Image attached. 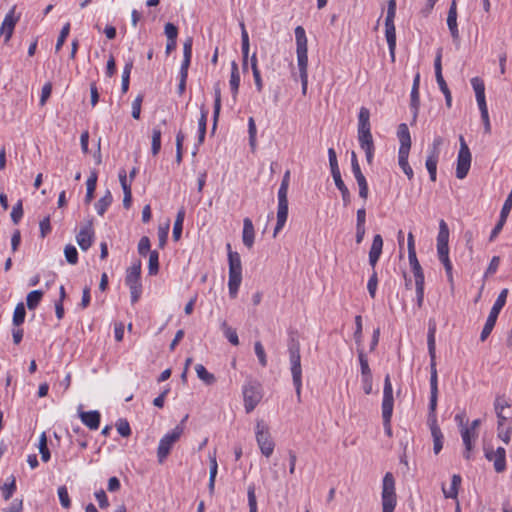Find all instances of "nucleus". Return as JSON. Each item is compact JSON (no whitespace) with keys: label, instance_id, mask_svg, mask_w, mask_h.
<instances>
[{"label":"nucleus","instance_id":"338daca9","mask_svg":"<svg viewBox=\"0 0 512 512\" xmlns=\"http://www.w3.org/2000/svg\"><path fill=\"white\" fill-rule=\"evenodd\" d=\"M415 288H416V303H417L418 308H421L423 306V302H424V280L415 281Z\"/></svg>","mask_w":512,"mask_h":512},{"label":"nucleus","instance_id":"c756f323","mask_svg":"<svg viewBox=\"0 0 512 512\" xmlns=\"http://www.w3.org/2000/svg\"><path fill=\"white\" fill-rule=\"evenodd\" d=\"M385 36L392 59L395 57L396 49V29L394 23L385 24Z\"/></svg>","mask_w":512,"mask_h":512},{"label":"nucleus","instance_id":"f3484780","mask_svg":"<svg viewBox=\"0 0 512 512\" xmlns=\"http://www.w3.org/2000/svg\"><path fill=\"white\" fill-rule=\"evenodd\" d=\"M429 425L433 437V450L435 454H438L443 447V434L437 424L436 413L434 415L429 414Z\"/></svg>","mask_w":512,"mask_h":512},{"label":"nucleus","instance_id":"aec40b11","mask_svg":"<svg viewBox=\"0 0 512 512\" xmlns=\"http://www.w3.org/2000/svg\"><path fill=\"white\" fill-rule=\"evenodd\" d=\"M434 70H435L436 82H437L441 92L444 94V93L450 91L448 88V85L442 75V48H439L437 50L436 57L434 60Z\"/></svg>","mask_w":512,"mask_h":512},{"label":"nucleus","instance_id":"393cba45","mask_svg":"<svg viewBox=\"0 0 512 512\" xmlns=\"http://www.w3.org/2000/svg\"><path fill=\"white\" fill-rule=\"evenodd\" d=\"M80 419L84 425H86L91 430H96L100 425V413L96 410L80 412Z\"/></svg>","mask_w":512,"mask_h":512},{"label":"nucleus","instance_id":"f257e3e1","mask_svg":"<svg viewBox=\"0 0 512 512\" xmlns=\"http://www.w3.org/2000/svg\"><path fill=\"white\" fill-rule=\"evenodd\" d=\"M297 64L302 85V94L305 95L308 86V47L305 30L302 26L295 28Z\"/></svg>","mask_w":512,"mask_h":512},{"label":"nucleus","instance_id":"680f3d73","mask_svg":"<svg viewBox=\"0 0 512 512\" xmlns=\"http://www.w3.org/2000/svg\"><path fill=\"white\" fill-rule=\"evenodd\" d=\"M507 217H508V215H504L503 213L500 212L499 220H498L497 224L495 225V227L493 228V230L491 231V234L489 237L490 241H494V239L498 236V234L502 230V228L507 220Z\"/></svg>","mask_w":512,"mask_h":512},{"label":"nucleus","instance_id":"a211bd4d","mask_svg":"<svg viewBox=\"0 0 512 512\" xmlns=\"http://www.w3.org/2000/svg\"><path fill=\"white\" fill-rule=\"evenodd\" d=\"M94 236V230L92 227V222H89L83 228L80 229L76 236V240L80 248L84 251L88 250L92 245Z\"/></svg>","mask_w":512,"mask_h":512},{"label":"nucleus","instance_id":"0e129e2a","mask_svg":"<svg viewBox=\"0 0 512 512\" xmlns=\"http://www.w3.org/2000/svg\"><path fill=\"white\" fill-rule=\"evenodd\" d=\"M23 217L22 201L19 200L12 208L11 219L14 224H18Z\"/></svg>","mask_w":512,"mask_h":512},{"label":"nucleus","instance_id":"5701e85b","mask_svg":"<svg viewBox=\"0 0 512 512\" xmlns=\"http://www.w3.org/2000/svg\"><path fill=\"white\" fill-rule=\"evenodd\" d=\"M255 240V230L252 220L250 218H244L243 220V232H242V241L243 244L251 249L253 247Z\"/></svg>","mask_w":512,"mask_h":512},{"label":"nucleus","instance_id":"1a4fd4ad","mask_svg":"<svg viewBox=\"0 0 512 512\" xmlns=\"http://www.w3.org/2000/svg\"><path fill=\"white\" fill-rule=\"evenodd\" d=\"M255 437L261 453L267 458L270 457L273 454L275 443L271 437L268 426L263 420L256 422Z\"/></svg>","mask_w":512,"mask_h":512},{"label":"nucleus","instance_id":"412c9836","mask_svg":"<svg viewBox=\"0 0 512 512\" xmlns=\"http://www.w3.org/2000/svg\"><path fill=\"white\" fill-rule=\"evenodd\" d=\"M382 248H383L382 236L380 234H376L373 237L372 245H371V248L369 251V264L372 266L373 269L375 268V266L381 256Z\"/></svg>","mask_w":512,"mask_h":512},{"label":"nucleus","instance_id":"603ef678","mask_svg":"<svg viewBox=\"0 0 512 512\" xmlns=\"http://www.w3.org/2000/svg\"><path fill=\"white\" fill-rule=\"evenodd\" d=\"M25 316H26V311H25L24 304L22 302L18 303L15 307L14 314H13V324L16 326L21 325L25 320Z\"/></svg>","mask_w":512,"mask_h":512},{"label":"nucleus","instance_id":"2eb2a0df","mask_svg":"<svg viewBox=\"0 0 512 512\" xmlns=\"http://www.w3.org/2000/svg\"><path fill=\"white\" fill-rule=\"evenodd\" d=\"M485 457L488 461L493 462L497 473H501L506 469V451L503 447H498L495 451L485 448Z\"/></svg>","mask_w":512,"mask_h":512},{"label":"nucleus","instance_id":"c9c22d12","mask_svg":"<svg viewBox=\"0 0 512 512\" xmlns=\"http://www.w3.org/2000/svg\"><path fill=\"white\" fill-rule=\"evenodd\" d=\"M195 371L198 378L206 385H212L215 383L216 377L212 373L208 372L202 364H197L195 366Z\"/></svg>","mask_w":512,"mask_h":512},{"label":"nucleus","instance_id":"a19ab883","mask_svg":"<svg viewBox=\"0 0 512 512\" xmlns=\"http://www.w3.org/2000/svg\"><path fill=\"white\" fill-rule=\"evenodd\" d=\"M240 85V75L238 66L235 62L232 63L231 76H230V88L234 96L237 95Z\"/></svg>","mask_w":512,"mask_h":512},{"label":"nucleus","instance_id":"39448f33","mask_svg":"<svg viewBox=\"0 0 512 512\" xmlns=\"http://www.w3.org/2000/svg\"><path fill=\"white\" fill-rule=\"evenodd\" d=\"M382 511L393 512L397 504L395 492V479L391 472H387L382 481Z\"/></svg>","mask_w":512,"mask_h":512},{"label":"nucleus","instance_id":"4c0bfd02","mask_svg":"<svg viewBox=\"0 0 512 512\" xmlns=\"http://www.w3.org/2000/svg\"><path fill=\"white\" fill-rule=\"evenodd\" d=\"M112 200L113 198L110 191H106L105 195L95 203V209L100 216L104 215L108 207L111 205Z\"/></svg>","mask_w":512,"mask_h":512},{"label":"nucleus","instance_id":"864d4df0","mask_svg":"<svg viewBox=\"0 0 512 512\" xmlns=\"http://www.w3.org/2000/svg\"><path fill=\"white\" fill-rule=\"evenodd\" d=\"M1 491L4 500H9L14 492L16 491V480L14 476H11V481L9 483H5L3 486H1Z\"/></svg>","mask_w":512,"mask_h":512},{"label":"nucleus","instance_id":"de8ad7c7","mask_svg":"<svg viewBox=\"0 0 512 512\" xmlns=\"http://www.w3.org/2000/svg\"><path fill=\"white\" fill-rule=\"evenodd\" d=\"M159 271V253L153 250L149 253L148 272L150 275H156Z\"/></svg>","mask_w":512,"mask_h":512},{"label":"nucleus","instance_id":"cd10ccee","mask_svg":"<svg viewBox=\"0 0 512 512\" xmlns=\"http://www.w3.org/2000/svg\"><path fill=\"white\" fill-rule=\"evenodd\" d=\"M435 334H436V323L434 320H429L427 345H428L430 361H436Z\"/></svg>","mask_w":512,"mask_h":512},{"label":"nucleus","instance_id":"4468645a","mask_svg":"<svg viewBox=\"0 0 512 512\" xmlns=\"http://www.w3.org/2000/svg\"><path fill=\"white\" fill-rule=\"evenodd\" d=\"M20 16L16 14V7H12L4 17L0 27V34L4 35V41L7 43L13 34L14 28L19 21Z\"/></svg>","mask_w":512,"mask_h":512},{"label":"nucleus","instance_id":"69168bd1","mask_svg":"<svg viewBox=\"0 0 512 512\" xmlns=\"http://www.w3.org/2000/svg\"><path fill=\"white\" fill-rule=\"evenodd\" d=\"M377 285H378V277H377V273H376L375 268H374L373 269V273L370 276V278L368 280V283H367V289H368L369 295L372 298H375L376 290H377Z\"/></svg>","mask_w":512,"mask_h":512},{"label":"nucleus","instance_id":"ea45409f","mask_svg":"<svg viewBox=\"0 0 512 512\" xmlns=\"http://www.w3.org/2000/svg\"><path fill=\"white\" fill-rule=\"evenodd\" d=\"M461 483L460 475L454 474L449 489L443 488V493L446 498H456L458 495V487Z\"/></svg>","mask_w":512,"mask_h":512},{"label":"nucleus","instance_id":"20e7f679","mask_svg":"<svg viewBox=\"0 0 512 512\" xmlns=\"http://www.w3.org/2000/svg\"><path fill=\"white\" fill-rule=\"evenodd\" d=\"M394 407V398H393V388L390 380V376L386 375L384 379V389H383V400H382V418L383 424L385 427V432L388 436H391V417L393 413Z\"/></svg>","mask_w":512,"mask_h":512},{"label":"nucleus","instance_id":"4be33fe9","mask_svg":"<svg viewBox=\"0 0 512 512\" xmlns=\"http://www.w3.org/2000/svg\"><path fill=\"white\" fill-rule=\"evenodd\" d=\"M447 25L453 40L459 39V30L457 25V4L455 0H452L448 16H447Z\"/></svg>","mask_w":512,"mask_h":512},{"label":"nucleus","instance_id":"bf43d9fd","mask_svg":"<svg viewBox=\"0 0 512 512\" xmlns=\"http://www.w3.org/2000/svg\"><path fill=\"white\" fill-rule=\"evenodd\" d=\"M328 158H329L331 174L335 175V174L340 173V169H339L338 162H337L336 152L333 148L328 149Z\"/></svg>","mask_w":512,"mask_h":512},{"label":"nucleus","instance_id":"58836bf2","mask_svg":"<svg viewBox=\"0 0 512 512\" xmlns=\"http://www.w3.org/2000/svg\"><path fill=\"white\" fill-rule=\"evenodd\" d=\"M221 329L227 340L234 346L239 345V338L235 329L230 327L226 321L221 323Z\"/></svg>","mask_w":512,"mask_h":512},{"label":"nucleus","instance_id":"2f4dec72","mask_svg":"<svg viewBox=\"0 0 512 512\" xmlns=\"http://www.w3.org/2000/svg\"><path fill=\"white\" fill-rule=\"evenodd\" d=\"M408 259H409V264L411 266L412 272L414 274L415 281L424 280V273H423L421 265L417 259L416 250L408 251Z\"/></svg>","mask_w":512,"mask_h":512},{"label":"nucleus","instance_id":"423d86ee","mask_svg":"<svg viewBox=\"0 0 512 512\" xmlns=\"http://www.w3.org/2000/svg\"><path fill=\"white\" fill-rule=\"evenodd\" d=\"M141 278V261H135L127 270L125 276V284L129 287L131 293V302L136 303L142 293Z\"/></svg>","mask_w":512,"mask_h":512},{"label":"nucleus","instance_id":"6ab92c4d","mask_svg":"<svg viewBox=\"0 0 512 512\" xmlns=\"http://www.w3.org/2000/svg\"><path fill=\"white\" fill-rule=\"evenodd\" d=\"M461 438L465 446L464 458L467 460L471 459V452L474 448V443L478 438V432H472L468 430V427H463L460 430Z\"/></svg>","mask_w":512,"mask_h":512},{"label":"nucleus","instance_id":"6e6552de","mask_svg":"<svg viewBox=\"0 0 512 512\" xmlns=\"http://www.w3.org/2000/svg\"><path fill=\"white\" fill-rule=\"evenodd\" d=\"M242 394L246 413H251L263 397L260 383L252 380L243 385Z\"/></svg>","mask_w":512,"mask_h":512},{"label":"nucleus","instance_id":"b1692460","mask_svg":"<svg viewBox=\"0 0 512 512\" xmlns=\"http://www.w3.org/2000/svg\"><path fill=\"white\" fill-rule=\"evenodd\" d=\"M192 43L193 40L189 37L183 44V61L180 68V75H183L184 77H188V68L192 57Z\"/></svg>","mask_w":512,"mask_h":512},{"label":"nucleus","instance_id":"9d476101","mask_svg":"<svg viewBox=\"0 0 512 512\" xmlns=\"http://www.w3.org/2000/svg\"><path fill=\"white\" fill-rule=\"evenodd\" d=\"M184 428L182 424L177 425L172 431L165 434L159 441L157 457L159 463H163L169 455L173 445L180 439Z\"/></svg>","mask_w":512,"mask_h":512},{"label":"nucleus","instance_id":"79ce46f5","mask_svg":"<svg viewBox=\"0 0 512 512\" xmlns=\"http://www.w3.org/2000/svg\"><path fill=\"white\" fill-rule=\"evenodd\" d=\"M251 69L253 72V78H254L256 89L258 92H261L263 89V82H262L260 71L258 69L256 54H253L251 57Z\"/></svg>","mask_w":512,"mask_h":512},{"label":"nucleus","instance_id":"052dcab7","mask_svg":"<svg viewBox=\"0 0 512 512\" xmlns=\"http://www.w3.org/2000/svg\"><path fill=\"white\" fill-rule=\"evenodd\" d=\"M249 512H257V500L254 485H250L247 491Z\"/></svg>","mask_w":512,"mask_h":512},{"label":"nucleus","instance_id":"ddd939ff","mask_svg":"<svg viewBox=\"0 0 512 512\" xmlns=\"http://www.w3.org/2000/svg\"><path fill=\"white\" fill-rule=\"evenodd\" d=\"M438 400V374L436 368V361H430V401H429V414L436 413Z\"/></svg>","mask_w":512,"mask_h":512},{"label":"nucleus","instance_id":"13d9d810","mask_svg":"<svg viewBox=\"0 0 512 512\" xmlns=\"http://www.w3.org/2000/svg\"><path fill=\"white\" fill-rule=\"evenodd\" d=\"M69 32H70V23L67 22L62 27V29L60 31V34L58 36L57 43H56V46H55L56 52H58L61 49V47L63 46L67 36L69 35Z\"/></svg>","mask_w":512,"mask_h":512},{"label":"nucleus","instance_id":"473e14b6","mask_svg":"<svg viewBox=\"0 0 512 512\" xmlns=\"http://www.w3.org/2000/svg\"><path fill=\"white\" fill-rule=\"evenodd\" d=\"M335 185L341 192L344 206H348L351 202V194L344 181L342 180L341 173L332 175Z\"/></svg>","mask_w":512,"mask_h":512},{"label":"nucleus","instance_id":"09e8293b","mask_svg":"<svg viewBox=\"0 0 512 512\" xmlns=\"http://www.w3.org/2000/svg\"><path fill=\"white\" fill-rule=\"evenodd\" d=\"M39 452L41 454V459L43 462H48L50 460L51 455H50V451L47 447V436H46L45 432H43L40 435Z\"/></svg>","mask_w":512,"mask_h":512},{"label":"nucleus","instance_id":"dca6fc26","mask_svg":"<svg viewBox=\"0 0 512 512\" xmlns=\"http://www.w3.org/2000/svg\"><path fill=\"white\" fill-rule=\"evenodd\" d=\"M358 141L361 149L365 151V156L368 164H372L375 146L371 131L358 132Z\"/></svg>","mask_w":512,"mask_h":512},{"label":"nucleus","instance_id":"f8f14e48","mask_svg":"<svg viewBox=\"0 0 512 512\" xmlns=\"http://www.w3.org/2000/svg\"><path fill=\"white\" fill-rule=\"evenodd\" d=\"M289 360L291 365L292 381L295 388L297 401L301 402V390H302V367H301V355L300 354H289Z\"/></svg>","mask_w":512,"mask_h":512},{"label":"nucleus","instance_id":"c03bdc74","mask_svg":"<svg viewBox=\"0 0 512 512\" xmlns=\"http://www.w3.org/2000/svg\"><path fill=\"white\" fill-rule=\"evenodd\" d=\"M438 159L439 158L430 155H428L426 159L425 166L426 169L428 170L429 177L432 182L436 181Z\"/></svg>","mask_w":512,"mask_h":512},{"label":"nucleus","instance_id":"bb28decb","mask_svg":"<svg viewBox=\"0 0 512 512\" xmlns=\"http://www.w3.org/2000/svg\"><path fill=\"white\" fill-rule=\"evenodd\" d=\"M449 228L447 223L441 219L439 222V232L437 235V251L449 249Z\"/></svg>","mask_w":512,"mask_h":512},{"label":"nucleus","instance_id":"e433bc0d","mask_svg":"<svg viewBox=\"0 0 512 512\" xmlns=\"http://www.w3.org/2000/svg\"><path fill=\"white\" fill-rule=\"evenodd\" d=\"M410 107L413 113L412 124L416 122L418 117L419 107H420V98H419V89L416 87H412L411 95H410Z\"/></svg>","mask_w":512,"mask_h":512},{"label":"nucleus","instance_id":"8fccbe9b","mask_svg":"<svg viewBox=\"0 0 512 512\" xmlns=\"http://www.w3.org/2000/svg\"><path fill=\"white\" fill-rule=\"evenodd\" d=\"M358 359L361 367V376L367 377L372 376L371 369L368 364V359L363 351V349H358Z\"/></svg>","mask_w":512,"mask_h":512},{"label":"nucleus","instance_id":"f03ea898","mask_svg":"<svg viewBox=\"0 0 512 512\" xmlns=\"http://www.w3.org/2000/svg\"><path fill=\"white\" fill-rule=\"evenodd\" d=\"M397 137L400 142V147L398 150V164L408 179L411 180L414 176V173L408 162L411 148V135L407 124L401 123L398 126Z\"/></svg>","mask_w":512,"mask_h":512},{"label":"nucleus","instance_id":"7c9ffc66","mask_svg":"<svg viewBox=\"0 0 512 512\" xmlns=\"http://www.w3.org/2000/svg\"><path fill=\"white\" fill-rule=\"evenodd\" d=\"M208 110L204 105L200 108V118L198 121V145L203 144L206 135Z\"/></svg>","mask_w":512,"mask_h":512},{"label":"nucleus","instance_id":"9b49d317","mask_svg":"<svg viewBox=\"0 0 512 512\" xmlns=\"http://www.w3.org/2000/svg\"><path fill=\"white\" fill-rule=\"evenodd\" d=\"M460 149L457 156V165H456V177L458 179H464L470 169L471 166V152L466 144L463 136H460Z\"/></svg>","mask_w":512,"mask_h":512},{"label":"nucleus","instance_id":"4d7b16f0","mask_svg":"<svg viewBox=\"0 0 512 512\" xmlns=\"http://www.w3.org/2000/svg\"><path fill=\"white\" fill-rule=\"evenodd\" d=\"M254 351L258 358V361L262 367L267 366V357L264 350V347L260 341H256L254 344Z\"/></svg>","mask_w":512,"mask_h":512},{"label":"nucleus","instance_id":"e2e57ef3","mask_svg":"<svg viewBox=\"0 0 512 512\" xmlns=\"http://www.w3.org/2000/svg\"><path fill=\"white\" fill-rule=\"evenodd\" d=\"M150 247H151V243H150L149 237H147V236L141 237V239L139 240V243H138V253L141 256H146L147 254H149L151 252Z\"/></svg>","mask_w":512,"mask_h":512},{"label":"nucleus","instance_id":"37998d69","mask_svg":"<svg viewBox=\"0 0 512 512\" xmlns=\"http://www.w3.org/2000/svg\"><path fill=\"white\" fill-rule=\"evenodd\" d=\"M43 297L41 290H33L28 293L26 297V304L29 310H34L40 303Z\"/></svg>","mask_w":512,"mask_h":512},{"label":"nucleus","instance_id":"6e6d98bb","mask_svg":"<svg viewBox=\"0 0 512 512\" xmlns=\"http://www.w3.org/2000/svg\"><path fill=\"white\" fill-rule=\"evenodd\" d=\"M64 254L69 264L75 265L78 262V252L75 246L69 244L64 249Z\"/></svg>","mask_w":512,"mask_h":512},{"label":"nucleus","instance_id":"c85d7f7f","mask_svg":"<svg viewBox=\"0 0 512 512\" xmlns=\"http://www.w3.org/2000/svg\"><path fill=\"white\" fill-rule=\"evenodd\" d=\"M241 28V48L243 54V70L247 69L248 66V54H249V35L246 30L244 22H240Z\"/></svg>","mask_w":512,"mask_h":512},{"label":"nucleus","instance_id":"49530a36","mask_svg":"<svg viewBox=\"0 0 512 512\" xmlns=\"http://www.w3.org/2000/svg\"><path fill=\"white\" fill-rule=\"evenodd\" d=\"M440 262L444 265L445 271L450 279H452V264L449 259V249L437 251Z\"/></svg>","mask_w":512,"mask_h":512},{"label":"nucleus","instance_id":"7ed1b4c3","mask_svg":"<svg viewBox=\"0 0 512 512\" xmlns=\"http://www.w3.org/2000/svg\"><path fill=\"white\" fill-rule=\"evenodd\" d=\"M229 263L228 290L229 296L235 299L238 295L239 287L242 282V263L238 252L232 251L231 244H226Z\"/></svg>","mask_w":512,"mask_h":512},{"label":"nucleus","instance_id":"72a5a7b5","mask_svg":"<svg viewBox=\"0 0 512 512\" xmlns=\"http://www.w3.org/2000/svg\"><path fill=\"white\" fill-rule=\"evenodd\" d=\"M97 185V174L92 172L86 181V195L84 198L85 204H90L94 198V192Z\"/></svg>","mask_w":512,"mask_h":512},{"label":"nucleus","instance_id":"3c124183","mask_svg":"<svg viewBox=\"0 0 512 512\" xmlns=\"http://www.w3.org/2000/svg\"><path fill=\"white\" fill-rule=\"evenodd\" d=\"M161 130L159 128H154L152 131V144H151V152L155 156L160 152L161 149Z\"/></svg>","mask_w":512,"mask_h":512},{"label":"nucleus","instance_id":"a18cd8bd","mask_svg":"<svg viewBox=\"0 0 512 512\" xmlns=\"http://www.w3.org/2000/svg\"><path fill=\"white\" fill-rule=\"evenodd\" d=\"M132 68H133L132 61H128L124 66L123 73H122V84H121V90L123 93H126L129 89L130 74H131Z\"/></svg>","mask_w":512,"mask_h":512},{"label":"nucleus","instance_id":"5fc2aeb1","mask_svg":"<svg viewBox=\"0 0 512 512\" xmlns=\"http://www.w3.org/2000/svg\"><path fill=\"white\" fill-rule=\"evenodd\" d=\"M59 501L63 508L69 509L71 507V500L66 486H60L57 490Z\"/></svg>","mask_w":512,"mask_h":512},{"label":"nucleus","instance_id":"0eeeda50","mask_svg":"<svg viewBox=\"0 0 512 512\" xmlns=\"http://www.w3.org/2000/svg\"><path fill=\"white\" fill-rule=\"evenodd\" d=\"M507 295H508V289L505 288L500 292L494 305L492 306L490 313L488 315V318L486 320V323H485V325L482 329V332L480 334V340L482 342L485 341L491 334V332L495 326V323L497 321V318L499 316V313L506 303Z\"/></svg>","mask_w":512,"mask_h":512},{"label":"nucleus","instance_id":"a878e982","mask_svg":"<svg viewBox=\"0 0 512 512\" xmlns=\"http://www.w3.org/2000/svg\"><path fill=\"white\" fill-rule=\"evenodd\" d=\"M288 217V201H278L277 222L274 228V237L284 227Z\"/></svg>","mask_w":512,"mask_h":512},{"label":"nucleus","instance_id":"774afa93","mask_svg":"<svg viewBox=\"0 0 512 512\" xmlns=\"http://www.w3.org/2000/svg\"><path fill=\"white\" fill-rule=\"evenodd\" d=\"M116 428L118 433L123 437H128L131 435V428L127 420L119 419L116 423Z\"/></svg>","mask_w":512,"mask_h":512},{"label":"nucleus","instance_id":"f704fd0d","mask_svg":"<svg viewBox=\"0 0 512 512\" xmlns=\"http://www.w3.org/2000/svg\"><path fill=\"white\" fill-rule=\"evenodd\" d=\"M185 219V209L182 207L178 210L173 226V239L178 241L182 234L183 222Z\"/></svg>","mask_w":512,"mask_h":512}]
</instances>
